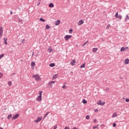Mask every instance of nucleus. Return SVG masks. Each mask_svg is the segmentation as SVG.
I'll list each match as a JSON object with an SVG mask.
<instances>
[{"label":"nucleus","instance_id":"nucleus-1","mask_svg":"<svg viewBox=\"0 0 129 129\" xmlns=\"http://www.w3.org/2000/svg\"><path fill=\"white\" fill-rule=\"evenodd\" d=\"M33 78L35 79V80H36V81H41V77H40V76H39V75H34L32 76Z\"/></svg>","mask_w":129,"mask_h":129},{"label":"nucleus","instance_id":"nucleus-2","mask_svg":"<svg viewBox=\"0 0 129 129\" xmlns=\"http://www.w3.org/2000/svg\"><path fill=\"white\" fill-rule=\"evenodd\" d=\"M71 38H72V35H67L64 37L66 41H68V40H69V39H71Z\"/></svg>","mask_w":129,"mask_h":129},{"label":"nucleus","instance_id":"nucleus-3","mask_svg":"<svg viewBox=\"0 0 129 129\" xmlns=\"http://www.w3.org/2000/svg\"><path fill=\"white\" fill-rule=\"evenodd\" d=\"M97 103L99 105H104V104H105V102H104V101L102 102L101 100H99V101L97 102Z\"/></svg>","mask_w":129,"mask_h":129},{"label":"nucleus","instance_id":"nucleus-4","mask_svg":"<svg viewBox=\"0 0 129 129\" xmlns=\"http://www.w3.org/2000/svg\"><path fill=\"white\" fill-rule=\"evenodd\" d=\"M42 117H38L36 120H34V122H39L42 120Z\"/></svg>","mask_w":129,"mask_h":129},{"label":"nucleus","instance_id":"nucleus-5","mask_svg":"<svg viewBox=\"0 0 129 129\" xmlns=\"http://www.w3.org/2000/svg\"><path fill=\"white\" fill-rule=\"evenodd\" d=\"M19 116H20V114L19 113H17L13 116V117H12V119H17V118H18Z\"/></svg>","mask_w":129,"mask_h":129},{"label":"nucleus","instance_id":"nucleus-6","mask_svg":"<svg viewBox=\"0 0 129 129\" xmlns=\"http://www.w3.org/2000/svg\"><path fill=\"white\" fill-rule=\"evenodd\" d=\"M4 30H3V27H0V38L3 36Z\"/></svg>","mask_w":129,"mask_h":129},{"label":"nucleus","instance_id":"nucleus-7","mask_svg":"<svg viewBox=\"0 0 129 129\" xmlns=\"http://www.w3.org/2000/svg\"><path fill=\"white\" fill-rule=\"evenodd\" d=\"M75 63H76V60L75 59H73V60L70 62V64L72 66H74V65H75Z\"/></svg>","mask_w":129,"mask_h":129},{"label":"nucleus","instance_id":"nucleus-8","mask_svg":"<svg viewBox=\"0 0 129 129\" xmlns=\"http://www.w3.org/2000/svg\"><path fill=\"white\" fill-rule=\"evenodd\" d=\"M61 23V21H60V20H57L55 23V26H59L60 25V23Z\"/></svg>","mask_w":129,"mask_h":129},{"label":"nucleus","instance_id":"nucleus-9","mask_svg":"<svg viewBox=\"0 0 129 129\" xmlns=\"http://www.w3.org/2000/svg\"><path fill=\"white\" fill-rule=\"evenodd\" d=\"M47 86L49 87V88H52V87H53V85L52 84V83L49 82Z\"/></svg>","mask_w":129,"mask_h":129},{"label":"nucleus","instance_id":"nucleus-10","mask_svg":"<svg viewBox=\"0 0 129 129\" xmlns=\"http://www.w3.org/2000/svg\"><path fill=\"white\" fill-rule=\"evenodd\" d=\"M83 23H84V21L80 20L78 23L79 26H81V25H82Z\"/></svg>","mask_w":129,"mask_h":129},{"label":"nucleus","instance_id":"nucleus-11","mask_svg":"<svg viewBox=\"0 0 129 129\" xmlns=\"http://www.w3.org/2000/svg\"><path fill=\"white\" fill-rule=\"evenodd\" d=\"M129 63V59L128 58H126L124 60V64L125 65H127V64H128Z\"/></svg>","mask_w":129,"mask_h":129},{"label":"nucleus","instance_id":"nucleus-12","mask_svg":"<svg viewBox=\"0 0 129 129\" xmlns=\"http://www.w3.org/2000/svg\"><path fill=\"white\" fill-rule=\"evenodd\" d=\"M116 116H117V113H116V112H114L112 115V117L114 118V117H116Z\"/></svg>","mask_w":129,"mask_h":129},{"label":"nucleus","instance_id":"nucleus-13","mask_svg":"<svg viewBox=\"0 0 129 129\" xmlns=\"http://www.w3.org/2000/svg\"><path fill=\"white\" fill-rule=\"evenodd\" d=\"M48 51L49 53H52L54 50H53L50 46L49 47V48H48Z\"/></svg>","mask_w":129,"mask_h":129},{"label":"nucleus","instance_id":"nucleus-14","mask_svg":"<svg viewBox=\"0 0 129 129\" xmlns=\"http://www.w3.org/2000/svg\"><path fill=\"white\" fill-rule=\"evenodd\" d=\"M37 100H38V101H41V100H42V96H39L37 98Z\"/></svg>","mask_w":129,"mask_h":129},{"label":"nucleus","instance_id":"nucleus-15","mask_svg":"<svg viewBox=\"0 0 129 129\" xmlns=\"http://www.w3.org/2000/svg\"><path fill=\"white\" fill-rule=\"evenodd\" d=\"M4 40L5 45H8V42H7V41H8V38L6 37L5 38H4Z\"/></svg>","mask_w":129,"mask_h":129},{"label":"nucleus","instance_id":"nucleus-16","mask_svg":"<svg viewBox=\"0 0 129 129\" xmlns=\"http://www.w3.org/2000/svg\"><path fill=\"white\" fill-rule=\"evenodd\" d=\"M57 77H58V75L57 74H55L54 75H53V76L52 77V80H54V79H56Z\"/></svg>","mask_w":129,"mask_h":129},{"label":"nucleus","instance_id":"nucleus-17","mask_svg":"<svg viewBox=\"0 0 129 129\" xmlns=\"http://www.w3.org/2000/svg\"><path fill=\"white\" fill-rule=\"evenodd\" d=\"M97 50H98V48H93V53H95V52H96L97 51Z\"/></svg>","mask_w":129,"mask_h":129},{"label":"nucleus","instance_id":"nucleus-18","mask_svg":"<svg viewBox=\"0 0 129 129\" xmlns=\"http://www.w3.org/2000/svg\"><path fill=\"white\" fill-rule=\"evenodd\" d=\"M36 65V63L34 62V61H32L31 63V67H34Z\"/></svg>","mask_w":129,"mask_h":129},{"label":"nucleus","instance_id":"nucleus-19","mask_svg":"<svg viewBox=\"0 0 129 129\" xmlns=\"http://www.w3.org/2000/svg\"><path fill=\"white\" fill-rule=\"evenodd\" d=\"M50 67H55V63H51L49 64Z\"/></svg>","mask_w":129,"mask_h":129},{"label":"nucleus","instance_id":"nucleus-20","mask_svg":"<svg viewBox=\"0 0 129 129\" xmlns=\"http://www.w3.org/2000/svg\"><path fill=\"white\" fill-rule=\"evenodd\" d=\"M49 8H54V4L53 3H50L49 5Z\"/></svg>","mask_w":129,"mask_h":129},{"label":"nucleus","instance_id":"nucleus-21","mask_svg":"<svg viewBox=\"0 0 129 129\" xmlns=\"http://www.w3.org/2000/svg\"><path fill=\"white\" fill-rule=\"evenodd\" d=\"M116 19H119V20H121V15H118V16H117V17H116Z\"/></svg>","mask_w":129,"mask_h":129},{"label":"nucleus","instance_id":"nucleus-22","mask_svg":"<svg viewBox=\"0 0 129 129\" xmlns=\"http://www.w3.org/2000/svg\"><path fill=\"white\" fill-rule=\"evenodd\" d=\"M82 102H83V103H84V104H86V103H87V101H86V100H85V99H84L83 100Z\"/></svg>","mask_w":129,"mask_h":129},{"label":"nucleus","instance_id":"nucleus-23","mask_svg":"<svg viewBox=\"0 0 129 129\" xmlns=\"http://www.w3.org/2000/svg\"><path fill=\"white\" fill-rule=\"evenodd\" d=\"M110 28V24H108L106 26V29L109 30Z\"/></svg>","mask_w":129,"mask_h":129},{"label":"nucleus","instance_id":"nucleus-24","mask_svg":"<svg viewBox=\"0 0 129 129\" xmlns=\"http://www.w3.org/2000/svg\"><path fill=\"white\" fill-rule=\"evenodd\" d=\"M48 114H49V112H47L45 115H44V118H46V117H47V116H48Z\"/></svg>","mask_w":129,"mask_h":129},{"label":"nucleus","instance_id":"nucleus-25","mask_svg":"<svg viewBox=\"0 0 129 129\" xmlns=\"http://www.w3.org/2000/svg\"><path fill=\"white\" fill-rule=\"evenodd\" d=\"M39 20L41 21V22H46V21L45 20V19H43V18H40Z\"/></svg>","mask_w":129,"mask_h":129},{"label":"nucleus","instance_id":"nucleus-26","mask_svg":"<svg viewBox=\"0 0 129 129\" xmlns=\"http://www.w3.org/2000/svg\"><path fill=\"white\" fill-rule=\"evenodd\" d=\"M125 50V48L123 47H122L121 48H120V51L121 52H123V51H124Z\"/></svg>","mask_w":129,"mask_h":129},{"label":"nucleus","instance_id":"nucleus-27","mask_svg":"<svg viewBox=\"0 0 129 129\" xmlns=\"http://www.w3.org/2000/svg\"><path fill=\"white\" fill-rule=\"evenodd\" d=\"M87 43H88V41H86V42H85L84 43V44H82V47H84V46H85V45H86V44H87Z\"/></svg>","mask_w":129,"mask_h":129},{"label":"nucleus","instance_id":"nucleus-28","mask_svg":"<svg viewBox=\"0 0 129 129\" xmlns=\"http://www.w3.org/2000/svg\"><path fill=\"white\" fill-rule=\"evenodd\" d=\"M69 33L70 34H72V33H73V30L72 29H70L69 30Z\"/></svg>","mask_w":129,"mask_h":129},{"label":"nucleus","instance_id":"nucleus-29","mask_svg":"<svg viewBox=\"0 0 129 129\" xmlns=\"http://www.w3.org/2000/svg\"><path fill=\"white\" fill-rule=\"evenodd\" d=\"M8 84L9 86H12V81H10L8 82Z\"/></svg>","mask_w":129,"mask_h":129},{"label":"nucleus","instance_id":"nucleus-30","mask_svg":"<svg viewBox=\"0 0 129 129\" xmlns=\"http://www.w3.org/2000/svg\"><path fill=\"white\" fill-rule=\"evenodd\" d=\"M11 118H12V114H11L8 115V119H11Z\"/></svg>","mask_w":129,"mask_h":129},{"label":"nucleus","instance_id":"nucleus-31","mask_svg":"<svg viewBox=\"0 0 129 129\" xmlns=\"http://www.w3.org/2000/svg\"><path fill=\"white\" fill-rule=\"evenodd\" d=\"M46 29H47V30H49V29H50V26H49V25L47 24L45 26Z\"/></svg>","mask_w":129,"mask_h":129},{"label":"nucleus","instance_id":"nucleus-32","mask_svg":"<svg viewBox=\"0 0 129 129\" xmlns=\"http://www.w3.org/2000/svg\"><path fill=\"white\" fill-rule=\"evenodd\" d=\"M66 84L64 83V84H63V86L62 87V88H63V89H66L67 88V87H66V86H65Z\"/></svg>","mask_w":129,"mask_h":129},{"label":"nucleus","instance_id":"nucleus-33","mask_svg":"<svg viewBox=\"0 0 129 129\" xmlns=\"http://www.w3.org/2000/svg\"><path fill=\"white\" fill-rule=\"evenodd\" d=\"M85 67V63H83L80 66V68H84Z\"/></svg>","mask_w":129,"mask_h":129},{"label":"nucleus","instance_id":"nucleus-34","mask_svg":"<svg viewBox=\"0 0 129 129\" xmlns=\"http://www.w3.org/2000/svg\"><path fill=\"white\" fill-rule=\"evenodd\" d=\"M129 19V17H128V15H126V18H125V22H126V20H128Z\"/></svg>","mask_w":129,"mask_h":129},{"label":"nucleus","instance_id":"nucleus-35","mask_svg":"<svg viewBox=\"0 0 129 129\" xmlns=\"http://www.w3.org/2000/svg\"><path fill=\"white\" fill-rule=\"evenodd\" d=\"M5 56V54H2L0 55V60L2 58H3V57Z\"/></svg>","mask_w":129,"mask_h":129},{"label":"nucleus","instance_id":"nucleus-36","mask_svg":"<svg viewBox=\"0 0 129 129\" xmlns=\"http://www.w3.org/2000/svg\"><path fill=\"white\" fill-rule=\"evenodd\" d=\"M86 119H89V118H90V116H89V115H87L86 116Z\"/></svg>","mask_w":129,"mask_h":129},{"label":"nucleus","instance_id":"nucleus-37","mask_svg":"<svg viewBox=\"0 0 129 129\" xmlns=\"http://www.w3.org/2000/svg\"><path fill=\"white\" fill-rule=\"evenodd\" d=\"M118 16V12H116V14L115 15V18H117Z\"/></svg>","mask_w":129,"mask_h":129},{"label":"nucleus","instance_id":"nucleus-38","mask_svg":"<svg viewBox=\"0 0 129 129\" xmlns=\"http://www.w3.org/2000/svg\"><path fill=\"white\" fill-rule=\"evenodd\" d=\"M42 93H43V91H39V96H42Z\"/></svg>","mask_w":129,"mask_h":129},{"label":"nucleus","instance_id":"nucleus-39","mask_svg":"<svg viewBox=\"0 0 129 129\" xmlns=\"http://www.w3.org/2000/svg\"><path fill=\"white\" fill-rule=\"evenodd\" d=\"M97 126H98V125H97V126H93V128H98V129L99 128V127Z\"/></svg>","mask_w":129,"mask_h":129},{"label":"nucleus","instance_id":"nucleus-40","mask_svg":"<svg viewBox=\"0 0 129 129\" xmlns=\"http://www.w3.org/2000/svg\"><path fill=\"white\" fill-rule=\"evenodd\" d=\"M3 75H4V74H3V73L0 72V79L3 77Z\"/></svg>","mask_w":129,"mask_h":129},{"label":"nucleus","instance_id":"nucleus-41","mask_svg":"<svg viewBox=\"0 0 129 129\" xmlns=\"http://www.w3.org/2000/svg\"><path fill=\"white\" fill-rule=\"evenodd\" d=\"M113 127H115V126H116V123H113Z\"/></svg>","mask_w":129,"mask_h":129},{"label":"nucleus","instance_id":"nucleus-42","mask_svg":"<svg viewBox=\"0 0 129 129\" xmlns=\"http://www.w3.org/2000/svg\"><path fill=\"white\" fill-rule=\"evenodd\" d=\"M125 101H126V102H129V99L128 98H126L125 99Z\"/></svg>","mask_w":129,"mask_h":129},{"label":"nucleus","instance_id":"nucleus-43","mask_svg":"<svg viewBox=\"0 0 129 129\" xmlns=\"http://www.w3.org/2000/svg\"><path fill=\"white\" fill-rule=\"evenodd\" d=\"M55 81H51L50 82V83H51L52 84H54V83H55Z\"/></svg>","mask_w":129,"mask_h":129},{"label":"nucleus","instance_id":"nucleus-44","mask_svg":"<svg viewBox=\"0 0 129 129\" xmlns=\"http://www.w3.org/2000/svg\"><path fill=\"white\" fill-rule=\"evenodd\" d=\"M97 121V119H94V121H93V122L95 123V122H96Z\"/></svg>","mask_w":129,"mask_h":129},{"label":"nucleus","instance_id":"nucleus-45","mask_svg":"<svg viewBox=\"0 0 129 129\" xmlns=\"http://www.w3.org/2000/svg\"><path fill=\"white\" fill-rule=\"evenodd\" d=\"M125 50L126 51L128 50V47H125Z\"/></svg>","mask_w":129,"mask_h":129},{"label":"nucleus","instance_id":"nucleus-46","mask_svg":"<svg viewBox=\"0 0 129 129\" xmlns=\"http://www.w3.org/2000/svg\"><path fill=\"white\" fill-rule=\"evenodd\" d=\"M97 111H98V109H95V110H94V112H97Z\"/></svg>","mask_w":129,"mask_h":129},{"label":"nucleus","instance_id":"nucleus-47","mask_svg":"<svg viewBox=\"0 0 129 129\" xmlns=\"http://www.w3.org/2000/svg\"><path fill=\"white\" fill-rule=\"evenodd\" d=\"M53 129H57V125H55Z\"/></svg>","mask_w":129,"mask_h":129},{"label":"nucleus","instance_id":"nucleus-48","mask_svg":"<svg viewBox=\"0 0 129 129\" xmlns=\"http://www.w3.org/2000/svg\"><path fill=\"white\" fill-rule=\"evenodd\" d=\"M64 129H70V128L69 127H68V126H66L64 127Z\"/></svg>","mask_w":129,"mask_h":129},{"label":"nucleus","instance_id":"nucleus-49","mask_svg":"<svg viewBox=\"0 0 129 129\" xmlns=\"http://www.w3.org/2000/svg\"><path fill=\"white\" fill-rule=\"evenodd\" d=\"M34 55H35V53H34V52H33L32 54V56L34 57Z\"/></svg>","mask_w":129,"mask_h":129},{"label":"nucleus","instance_id":"nucleus-50","mask_svg":"<svg viewBox=\"0 0 129 129\" xmlns=\"http://www.w3.org/2000/svg\"><path fill=\"white\" fill-rule=\"evenodd\" d=\"M23 20H22V19H19V21L20 22V23H21V22Z\"/></svg>","mask_w":129,"mask_h":129},{"label":"nucleus","instance_id":"nucleus-51","mask_svg":"<svg viewBox=\"0 0 129 129\" xmlns=\"http://www.w3.org/2000/svg\"><path fill=\"white\" fill-rule=\"evenodd\" d=\"M107 90H109V88H106V91H107Z\"/></svg>","mask_w":129,"mask_h":129},{"label":"nucleus","instance_id":"nucleus-52","mask_svg":"<svg viewBox=\"0 0 129 129\" xmlns=\"http://www.w3.org/2000/svg\"><path fill=\"white\" fill-rule=\"evenodd\" d=\"M15 74H16V73H13L12 75H11V76H13V75H15Z\"/></svg>","mask_w":129,"mask_h":129},{"label":"nucleus","instance_id":"nucleus-53","mask_svg":"<svg viewBox=\"0 0 129 129\" xmlns=\"http://www.w3.org/2000/svg\"><path fill=\"white\" fill-rule=\"evenodd\" d=\"M10 14L13 15V11H11Z\"/></svg>","mask_w":129,"mask_h":129},{"label":"nucleus","instance_id":"nucleus-54","mask_svg":"<svg viewBox=\"0 0 129 129\" xmlns=\"http://www.w3.org/2000/svg\"><path fill=\"white\" fill-rule=\"evenodd\" d=\"M73 129H77V128L76 127H73Z\"/></svg>","mask_w":129,"mask_h":129},{"label":"nucleus","instance_id":"nucleus-55","mask_svg":"<svg viewBox=\"0 0 129 129\" xmlns=\"http://www.w3.org/2000/svg\"><path fill=\"white\" fill-rule=\"evenodd\" d=\"M0 129H4V128L0 127Z\"/></svg>","mask_w":129,"mask_h":129},{"label":"nucleus","instance_id":"nucleus-56","mask_svg":"<svg viewBox=\"0 0 129 129\" xmlns=\"http://www.w3.org/2000/svg\"><path fill=\"white\" fill-rule=\"evenodd\" d=\"M71 73L72 74H73V72H71Z\"/></svg>","mask_w":129,"mask_h":129},{"label":"nucleus","instance_id":"nucleus-57","mask_svg":"<svg viewBox=\"0 0 129 129\" xmlns=\"http://www.w3.org/2000/svg\"><path fill=\"white\" fill-rule=\"evenodd\" d=\"M103 125H104V124H101V126H103Z\"/></svg>","mask_w":129,"mask_h":129},{"label":"nucleus","instance_id":"nucleus-58","mask_svg":"<svg viewBox=\"0 0 129 129\" xmlns=\"http://www.w3.org/2000/svg\"><path fill=\"white\" fill-rule=\"evenodd\" d=\"M39 5H40V3L38 4H37V6H39Z\"/></svg>","mask_w":129,"mask_h":129},{"label":"nucleus","instance_id":"nucleus-59","mask_svg":"<svg viewBox=\"0 0 129 129\" xmlns=\"http://www.w3.org/2000/svg\"><path fill=\"white\" fill-rule=\"evenodd\" d=\"M36 57H38V54H37V55H36Z\"/></svg>","mask_w":129,"mask_h":129},{"label":"nucleus","instance_id":"nucleus-60","mask_svg":"<svg viewBox=\"0 0 129 129\" xmlns=\"http://www.w3.org/2000/svg\"><path fill=\"white\" fill-rule=\"evenodd\" d=\"M25 41V40H23V42Z\"/></svg>","mask_w":129,"mask_h":129},{"label":"nucleus","instance_id":"nucleus-61","mask_svg":"<svg viewBox=\"0 0 129 129\" xmlns=\"http://www.w3.org/2000/svg\"><path fill=\"white\" fill-rule=\"evenodd\" d=\"M38 1H41V0H38Z\"/></svg>","mask_w":129,"mask_h":129}]
</instances>
